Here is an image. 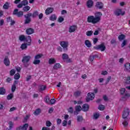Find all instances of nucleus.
<instances>
[{"mask_svg": "<svg viewBox=\"0 0 130 130\" xmlns=\"http://www.w3.org/2000/svg\"><path fill=\"white\" fill-rule=\"evenodd\" d=\"M62 59L67 62H71L72 61L71 58H69V55L66 53L62 54Z\"/></svg>", "mask_w": 130, "mask_h": 130, "instance_id": "nucleus-9", "label": "nucleus"}, {"mask_svg": "<svg viewBox=\"0 0 130 130\" xmlns=\"http://www.w3.org/2000/svg\"><path fill=\"white\" fill-rule=\"evenodd\" d=\"M102 17V13L101 12H95L94 16H89L87 17V21L88 23H92V24H97L101 20Z\"/></svg>", "mask_w": 130, "mask_h": 130, "instance_id": "nucleus-1", "label": "nucleus"}, {"mask_svg": "<svg viewBox=\"0 0 130 130\" xmlns=\"http://www.w3.org/2000/svg\"><path fill=\"white\" fill-rule=\"evenodd\" d=\"M27 45H28V44L27 43H24L22 44L20 47V48L22 50H24L25 49H27Z\"/></svg>", "mask_w": 130, "mask_h": 130, "instance_id": "nucleus-28", "label": "nucleus"}, {"mask_svg": "<svg viewBox=\"0 0 130 130\" xmlns=\"http://www.w3.org/2000/svg\"><path fill=\"white\" fill-rule=\"evenodd\" d=\"M29 117H30V116H29L28 115H26V117H24L23 122H26V121H27V120H28V119H29Z\"/></svg>", "mask_w": 130, "mask_h": 130, "instance_id": "nucleus-56", "label": "nucleus"}, {"mask_svg": "<svg viewBox=\"0 0 130 130\" xmlns=\"http://www.w3.org/2000/svg\"><path fill=\"white\" fill-rule=\"evenodd\" d=\"M60 45L63 48L64 51L68 50V47H69V42L68 41H61L60 42Z\"/></svg>", "mask_w": 130, "mask_h": 130, "instance_id": "nucleus-5", "label": "nucleus"}, {"mask_svg": "<svg viewBox=\"0 0 130 130\" xmlns=\"http://www.w3.org/2000/svg\"><path fill=\"white\" fill-rule=\"evenodd\" d=\"M40 112H41V110H40V109H38L35 111L34 113L35 115H38L40 114Z\"/></svg>", "mask_w": 130, "mask_h": 130, "instance_id": "nucleus-36", "label": "nucleus"}, {"mask_svg": "<svg viewBox=\"0 0 130 130\" xmlns=\"http://www.w3.org/2000/svg\"><path fill=\"white\" fill-rule=\"evenodd\" d=\"M87 36H92L93 35V31L92 30H88L86 32Z\"/></svg>", "mask_w": 130, "mask_h": 130, "instance_id": "nucleus-40", "label": "nucleus"}, {"mask_svg": "<svg viewBox=\"0 0 130 130\" xmlns=\"http://www.w3.org/2000/svg\"><path fill=\"white\" fill-rule=\"evenodd\" d=\"M122 124L123 125H124V126H127V124H128V123L126 120H124V121L122 122Z\"/></svg>", "mask_w": 130, "mask_h": 130, "instance_id": "nucleus-57", "label": "nucleus"}, {"mask_svg": "<svg viewBox=\"0 0 130 130\" xmlns=\"http://www.w3.org/2000/svg\"><path fill=\"white\" fill-rule=\"evenodd\" d=\"M16 89H17V86L16 85H12V88H11V91L14 93L15 91H16Z\"/></svg>", "mask_w": 130, "mask_h": 130, "instance_id": "nucleus-47", "label": "nucleus"}, {"mask_svg": "<svg viewBox=\"0 0 130 130\" xmlns=\"http://www.w3.org/2000/svg\"><path fill=\"white\" fill-rule=\"evenodd\" d=\"M55 100L54 99H51V100L50 101V102L51 104V105H53V104H55Z\"/></svg>", "mask_w": 130, "mask_h": 130, "instance_id": "nucleus-59", "label": "nucleus"}, {"mask_svg": "<svg viewBox=\"0 0 130 130\" xmlns=\"http://www.w3.org/2000/svg\"><path fill=\"white\" fill-rule=\"evenodd\" d=\"M127 43V41L126 40H124L123 42L122 43L121 45V47H124V46H125V45H126V44Z\"/></svg>", "mask_w": 130, "mask_h": 130, "instance_id": "nucleus-37", "label": "nucleus"}, {"mask_svg": "<svg viewBox=\"0 0 130 130\" xmlns=\"http://www.w3.org/2000/svg\"><path fill=\"white\" fill-rule=\"evenodd\" d=\"M125 69L124 71L126 72H130V63H126L124 64Z\"/></svg>", "mask_w": 130, "mask_h": 130, "instance_id": "nucleus-19", "label": "nucleus"}, {"mask_svg": "<svg viewBox=\"0 0 130 130\" xmlns=\"http://www.w3.org/2000/svg\"><path fill=\"white\" fill-rule=\"evenodd\" d=\"M125 12L123 11L121 9H116L114 11V14L115 16L118 17L119 16H124Z\"/></svg>", "mask_w": 130, "mask_h": 130, "instance_id": "nucleus-3", "label": "nucleus"}, {"mask_svg": "<svg viewBox=\"0 0 130 130\" xmlns=\"http://www.w3.org/2000/svg\"><path fill=\"white\" fill-rule=\"evenodd\" d=\"M118 38L119 41H122V40H124V39H125V35H124L123 34H121L118 36Z\"/></svg>", "mask_w": 130, "mask_h": 130, "instance_id": "nucleus-26", "label": "nucleus"}, {"mask_svg": "<svg viewBox=\"0 0 130 130\" xmlns=\"http://www.w3.org/2000/svg\"><path fill=\"white\" fill-rule=\"evenodd\" d=\"M60 68H61L60 64L59 63H56L54 65L53 69L54 70H58V69H60Z\"/></svg>", "mask_w": 130, "mask_h": 130, "instance_id": "nucleus-22", "label": "nucleus"}, {"mask_svg": "<svg viewBox=\"0 0 130 130\" xmlns=\"http://www.w3.org/2000/svg\"><path fill=\"white\" fill-rule=\"evenodd\" d=\"M99 110H101V111L104 110V109H105V106L103 105H100L99 106Z\"/></svg>", "mask_w": 130, "mask_h": 130, "instance_id": "nucleus-42", "label": "nucleus"}, {"mask_svg": "<svg viewBox=\"0 0 130 130\" xmlns=\"http://www.w3.org/2000/svg\"><path fill=\"white\" fill-rule=\"evenodd\" d=\"M16 73V70L15 69H12L10 71V76H14Z\"/></svg>", "mask_w": 130, "mask_h": 130, "instance_id": "nucleus-49", "label": "nucleus"}, {"mask_svg": "<svg viewBox=\"0 0 130 130\" xmlns=\"http://www.w3.org/2000/svg\"><path fill=\"white\" fill-rule=\"evenodd\" d=\"M46 100H45V102L46 103L49 104V102H50V99L49 98V96H46Z\"/></svg>", "mask_w": 130, "mask_h": 130, "instance_id": "nucleus-51", "label": "nucleus"}, {"mask_svg": "<svg viewBox=\"0 0 130 130\" xmlns=\"http://www.w3.org/2000/svg\"><path fill=\"white\" fill-rule=\"evenodd\" d=\"M30 59H31V56H23L22 59V62L23 63L24 67L25 68H28L29 67V61H30Z\"/></svg>", "mask_w": 130, "mask_h": 130, "instance_id": "nucleus-2", "label": "nucleus"}, {"mask_svg": "<svg viewBox=\"0 0 130 130\" xmlns=\"http://www.w3.org/2000/svg\"><path fill=\"white\" fill-rule=\"evenodd\" d=\"M56 62V60L54 58H51L49 59L48 63L49 64H53Z\"/></svg>", "mask_w": 130, "mask_h": 130, "instance_id": "nucleus-23", "label": "nucleus"}, {"mask_svg": "<svg viewBox=\"0 0 130 130\" xmlns=\"http://www.w3.org/2000/svg\"><path fill=\"white\" fill-rule=\"evenodd\" d=\"M42 57V54H38L35 56V59H39Z\"/></svg>", "mask_w": 130, "mask_h": 130, "instance_id": "nucleus-46", "label": "nucleus"}, {"mask_svg": "<svg viewBox=\"0 0 130 130\" xmlns=\"http://www.w3.org/2000/svg\"><path fill=\"white\" fill-rule=\"evenodd\" d=\"M51 122H50V121H47L46 122V126H48V127H49V126H51Z\"/></svg>", "mask_w": 130, "mask_h": 130, "instance_id": "nucleus-50", "label": "nucleus"}, {"mask_svg": "<svg viewBox=\"0 0 130 130\" xmlns=\"http://www.w3.org/2000/svg\"><path fill=\"white\" fill-rule=\"evenodd\" d=\"M100 115L98 113H95L93 114L94 119H98L99 118Z\"/></svg>", "mask_w": 130, "mask_h": 130, "instance_id": "nucleus-44", "label": "nucleus"}, {"mask_svg": "<svg viewBox=\"0 0 130 130\" xmlns=\"http://www.w3.org/2000/svg\"><path fill=\"white\" fill-rule=\"evenodd\" d=\"M45 89H46V86H45V85L41 86L40 90H41V91H44Z\"/></svg>", "mask_w": 130, "mask_h": 130, "instance_id": "nucleus-60", "label": "nucleus"}, {"mask_svg": "<svg viewBox=\"0 0 130 130\" xmlns=\"http://www.w3.org/2000/svg\"><path fill=\"white\" fill-rule=\"evenodd\" d=\"M6 94V89L4 87H0V95H5Z\"/></svg>", "mask_w": 130, "mask_h": 130, "instance_id": "nucleus-27", "label": "nucleus"}, {"mask_svg": "<svg viewBox=\"0 0 130 130\" xmlns=\"http://www.w3.org/2000/svg\"><path fill=\"white\" fill-rule=\"evenodd\" d=\"M15 110H17V107H12L11 108H10L9 110V112L15 111Z\"/></svg>", "mask_w": 130, "mask_h": 130, "instance_id": "nucleus-55", "label": "nucleus"}, {"mask_svg": "<svg viewBox=\"0 0 130 130\" xmlns=\"http://www.w3.org/2000/svg\"><path fill=\"white\" fill-rule=\"evenodd\" d=\"M25 41L27 42V45H31V37L28 36L26 38Z\"/></svg>", "mask_w": 130, "mask_h": 130, "instance_id": "nucleus-21", "label": "nucleus"}, {"mask_svg": "<svg viewBox=\"0 0 130 130\" xmlns=\"http://www.w3.org/2000/svg\"><path fill=\"white\" fill-rule=\"evenodd\" d=\"M103 7H104V4L102 3V2H96L95 5V7L96 9L101 10L102 9H103Z\"/></svg>", "mask_w": 130, "mask_h": 130, "instance_id": "nucleus-11", "label": "nucleus"}, {"mask_svg": "<svg viewBox=\"0 0 130 130\" xmlns=\"http://www.w3.org/2000/svg\"><path fill=\"white\" fill-rule=\"evenodd\" d=\"M125 83L126 84H130V76L127 77Z\"/></svg>", "mask_w": 130, "mask_h": 130, "instance_id": "nucleus-54", "label": "nucleus"}, {"mask_svg": "<svg viewBox=\"0 0 130 130\" xmlns=\"http://www.w3.org/2000/svg\"><path fill=\"white\" fill-rule=\"evenodd\" d=\"M28 126H29V124L28 123H25L23 126H21V129L22 130H27L28 128Z\"/></svg>", "mask_w": 130, "mask_h": 130, "instance_id": "nucleus-30", "label": "nucleus"}, {"mask_svg": "<svg viewBox=\"0 0 130 130\" xmlns=\"http://www.w3.org/2000/svg\"><path fill=\"white\" fill-rule=\"evenodd\" d=\"M62 124L63 126H67V125L68 124V121H67V120H64L62 121Z\"/></svg>", "mask_w": 130, "mask_h": 130, "instance_id": "nucleus-53", "label": "nucleus"}, {"mask_svg": "<svg viewBox=\"0 0 130 130\" xmlns=\"http://www.w3.org/2000/svg\"><path fill=\"white\" fill-rule=\"evenodd\" d=\"M87 98L86 99V102H89V101H90V100H93V99H94V98H95V94H94V92L92 93H90L89 92L87 94Z\"/></svg>", "mask_w": 130, "mask_h": 130, "instance_id": "nucleus-10", "label": "nucleus"}, {"mask_svg": "<svg viewBox=\"0 0 130 130\" xmlns=\"http://www.w3.org/2000/svg\"><path fill=\"white\" fill-rule=\"evenodd\" d=\"M81 94V92L80 91H77L74 93V96H75V97H79V96H80Z\"/></svg>", "mask_w": 130, "mask_h": 130, "instance_id": "nucleus-32", "label": "nucleus"}, {"mask_svg": "<svg viewBox=\"0 0 130 130\" xmlns=\"http://www.w3.org/2000/svg\"><path fill=\"white\" fill-rule=\"evenodd\" d=\"M82 110L83 111L86 112L89 110V105L88 104H84L82 106Z\"/></svg>", "mask_w": 130, "mask_h": 130, "instance_id": "nucleus-17", "label": "nucleus"}, {"mask_svg": "<svg viewBox=\"0 0 130 130\" xmlns=\"http://www.w3.org/2000/svg\"><path fill=\"white\" fill-rule=\"evenodd\" d=\"M39 15V12H38V11H34L32 14L31 13V17L33 18H37V17H38Z\"/></svg>", "mask_w": 130, "mask_h": 130, "instance_id": "nucleus-20", "label": "nucleus"}, {"mask_svg": "<svg viewBox=\"0 0 130 130\" xmlns=\"http://www.w3.org/2000/svg\"><path fill=\"white\" fill-rule=\"evenodd\" d=\"M14 97V95L13 93H10L7 96V100H11L13 99V98Z\"/></svg>", "mask_w": 130, "mask_h": 130, "instance_id": "nucleus-38", "label": "nucleus"}, {"mask_svg": "<svg viewBox=\"0 0 130 130\" xmlns=\"http://www.w3.org/2000/svg\"><path fill=\"white\" fill-rule=\"evenodd\" d=\"M30 8L28 6H25L23 8V12H28L30 10Z\"/></svg>", "mask_w": 130, "mask_h": 130, "instance_id": "nucleus-31", "label": "nucleus"}, {"mask_svg": "<svg viewBox=\"0 0 130 130\" xmlns=\"http://www.w3.org/2000/svg\"><path fill=\"white\" fill-rule=\"evenodd\" d=\"M20 74L17 73L16 74H15L14 75V78L15 80H19L20 79Z\"/></svg>", "mask_w": 130, "mask_h": 130, "instance_id": "nucleus-41", "label": "nucleus"}, {"mask_svg": "<svg viewBox=\"0 0 130 130\" xmlns=\"http://www.w3.org/2000/svg\"><path fill=\"white\" fill-rule=\"evenodd\" d=\"M84 44H85L86 46L87 47H88V48H90L92 46V44L91 43V42L89 41L88 40H86L84 42Z\"/></svg>", "mask_w": 130, "mask_h": 130, "instance_id": "nucleus-18", "label": "nucleus"}, {"mask_svg": "<svg viewBox=\"0 0 130 130\" xmlns=\"http://www.w3.org/2000/svg\"><path fill=\"white\" fill-rule=\"evenodd\" d=\"M120 94H121L122 95H123L124 93H125V88H121L120 90Z\"/></svg>", "mask_w": 130, "mask_h": 130, "instance_id": "nucleus-52", "label": "nucleus"}, {"mask_svg": "<svg viewBox=\"0 0 130 130\" xmlns=\"http://www.w3.org/2000/svg\"><path fill=\"white\" fill-rule=\"evenodd\" d=\"M60 123H61V119L58 118L57 119V124L58 125H59V124H60Z\"/></svg>", "mask_w": 130, "mask_h": 130, "instance_id": "nucleus-63", "label": "nucleus"}, {"mask_svg": "<svg viewBox=\"0 0 130 130\" xmlns=\"http://www.w3.org/2000/svg\"><path fill=\"white\" fill-rule=\"evenodd\" d=\"M77 121L78 122H81L82 120H84V119L83 118V117L82 116H78L77 117Z\"/></svg>", "mask_w": 130, "mask_h": 130, "instance_id": "nucleus-34", "label": "nucleus"}, {"mask_svg": "<svg viewBox=\"0 0 130 130\" xmlns=\"http://www.w3.org/2000/svg\"><path fill=\"white\" fill-rule=\"evenodd\" d=\"M49 19L50 21H55V20L57 19V17L56 16H55V14H53L50 17Z\"/></svg>", "mask_w": 130, "mask_h": 130, "instance_id": "nucleus-29", "label": "nucleus"}, {"mask_svg": "<svg viewBox=\"0 0 130 130\" xmlns=\"http://www.w3.org/2000/svg\"><path fill=\"white\" fill-rule=\"evenodd\" d=\"M32 17V13H28L24 15V18H25L24 24H29L31 22V17Z\"/></svg>", "mask_w": 130, "mask_h": 130, "instance_id": "nucleus-4", "label": "nucleus"}, {"mask_svg": "<svg viewBox=\"0 0 130 130\" xmlns=\"http://www.w3.org/2000/svg\"><path fill=\"white\" fill-rule=\"evenodd\" d=\"M86 6L89 9L92 8L94 6V2L92 0H88L86 3Z\"/></svg>", "mask_w": 130, "mask_h": 130, "instance_id": "nucleus-13", "label": "nucleus"}, {"mask_svg": "<svg viewBox=\"0 0 130 130\" xmlns=\"http://www.w3.org/2000/svg\"><path fill=\"white\" fill-rule=\"evenodd\" d=\"M129 114V109L125 108L122 115V118H123V119H125L128 116Z\"/></svg>", "mask_w": 130, "mask_h": 130, "instance_id": "nucleus-8", "label": "nucleus"}, {"mask_svg": "<svg viewBox=\"0 0 130 130\" xmlns=\"http://www.w3.org/2000/svg\"><path fill=\"white\" fill-rule=\"evenodd\" d=\"M13 15H16L17 17L18 18H21V17H23L24 15V13L23 11H19V10L17 9H16L14 10Z\"/></svg>", "mask_w": 130, "mask_h": 130, "instance_id": "nucleus-6", "label": "nucleus"}, {"mask_svg": "<svg viewBox=\"0 0 130 130\" xmlns=\"http://www.w3.org/2000/svg\"><path fill=\"white\" fill-rule=\"evenodd\" d=\"M42 130H50V128L47 127H43Z\"/></svg>", "mask_w": 130, "mask_h": 130, "instance_id": "nucleus-64", "label": "nucleus"}, {"mask_svg": "<svg viewBox=\"0 0 130 130\" xmlns=\"http://www.w3.org/2000/svg\"><path fill=\"white\" fill-rule=\"evenodd\" d=\"M75 110L76 111L80 112V111L82 110V107H81V106H76L75 107Z\"/></svg>", "mask_w": 130, "mask_h": 130, "instance_id": "nucleus-35", "label": "nucleus"}, {"mask_svg": "<svg viewBox=\"0 0 130 130\" xmlns=\"http://www.w3.org/2000/svg\"><path fill=\"white\" fill-rule=\"evenodd\" d=\"M68 110L69 113H71V114L74 113V108H73V107L69 108Z\"/></svg>", "mask_w": 130, "mask_h": 130, "instance_id": "nucleus-45", "label": "nucleus"}, {"mask_svg": "<svg viewBox=\"0 0 130 130\" xmlns=\"http://www.w3.org/2000/svg\"><path fill=\"white\" fill-rule=\"evenodd\" d=\"M13 20V19H12V17H9L7 18V22H8V23H10V22H11V21Z\"/></svg>", "mask_w": 130, "mask_h": 130, "instance_id": "nucleus-61", "label": "nucleus"}, {"mask_svg": "<svg viewBox=\"0 0 130 130\" xmlns=\"http://www.w3.org/2000/svg\"><path fill=\"white\" fill-rule=\"evenodd\" d=\"M22 6H27L28 5V0H23L21 2Z\"/></svg>", "mask_w": 130, "mask_h": 130, "instance_id": "nucleus-39", "label": "nucleus"}, {"mask_svg": "<svg viewBox=\"0 0 130 130\" xmlns=\"http://www.w3.org/2000/svg\"><path fill=\"white\" fill-rule=\"evenodd\" d=\"M8 123L9 124V129H12V128H13V125H14V123L12 121H10Z\"/></svg>", "mask_w": 130, "mask_h": 130, "instance_id": "nucleus-48", "label": "nucleus"}, {"mask_svg": "<svg viewBox=\"0 0 130 130\" xmlns=\"http://www.w3.org/2000/svg\"><path fill=\"white\" fill-rule=\"evenodd\" d=\"M64 20V19H63V18H62V17H60L58 18V22H59V23H61V22H63Z\"/></svg>", "mask_w": 130, "mask_h": 130, "instance_id": "nucleus-58", "label": "nucleus"}, {"mask_svg": "<svg viewBox=\"0 0 130 130\" xmlns=\"http://www.w3.org/2000/svg\"><path fill=\"white\" fill-rule=\"evenodd\" d=\"M98 57H99L98 55L90 56L89 58V60L92 62L93 61V60H94V59H95V58H98Z\"/></svg>", "mask_w": 130, "mask_h": 130, "instance_id": "nucleus-24", "label": "nucleus"}, {"mask_svg": "<svg viewBox=\"0 0 130 130\" xmlns=\"http://www.w3.org/2000/svg\"><path fill=\"white\" fill-rule=\"evenodd\" d=\"M9 8H10V3L6 2L3 6V9H4V10H8Z\"/></svg>", "mask_w": 130, "mask_h": 130, "instance_id": "nucleus-25", "label": "nucleus"}, {"mask_svg": "<svg viewBox=\"0 0 130 130\" xmlns=\"http://www.w3.org/2000/svg\"><path fill=\"white\" fill-rule=\"evenodd\" d=\"M26 32L27 35H31V34H33V33H34V29L31 28H27L26 30Z\"/></svg>", "mask_w": 130, "mask_h": 130, "instance_id": "nucleus-16", "label": "nucleus"}, {"mask_svg": "<svg viewBox=\"0 0 130 130\" xmlns=\"http://www.w3.org/2000/svg\"><path fill=\"white\" fill-rule=\"evenodd\" d=\"M93 44H96V43H97V42H98V38H94L93 39Z\"/></svg>", "mask_w": 130, "mask_h": 130, "instance_id": "nucleus-62", "label": "nucleus"}, {"mask_svg": "<svg viewBox=\"0 0 130 130\" xmlns=\"http://www.w3.org/2000/svg\"><path fill=\"white\" fill-rule=\"evenodd\" d=\"M54 9L52 7H49L45 11L46 15H49L52 13L54 11Z\"/></svg>", "mask_w": 130, "mask_h": 130, "instance_id": "nucleus-12", "label": "nucleus"}, {"mask_svg": "<svg viewBox=\"0 0 130 130\" xmlns=\"http://www.w3.org/2000/svg\"><path fill=\"white\" fill-rule=\"evenodd\" d=\"M78 28V27L77 25H72L69 28V32L70 33H73V32H75Z\"/></svg>", "mask_w": 130, "mask_h": 130, "instance_id": "nucleus-14", "label": "nucleus"}, {"mask_svg": "<svg viewBox=\"0 0 130 130\" xmlns=\"http://www.w3.org/2000/svg\"><path fill=\"white\" fill-rule=\"evenodd\" d=\"M19 40L20 41H25V40H26V37H25L24 35L19 36Z\"/></svg>", "mask_w": 130, "mask_h": 130, "instance_id": "nucleus-33", "label": "nucleus"}, {"mask_svg": "<svg viewBox=\"0 0 130 130\" xmlns=\"http://www.w3.org/2000/svg\"><path fill=\"white\" fill-rule=\"evenodd\" d=\"M33 63L34 64H39L40 63V60L35 59Z\"/></svg>", "mask_w": 130, "mask_h": 130, "instance_id": "nucleus-43", "label": "nucleus"}, {"mask_svg": "<svg viewBox=\"0 0 130 130\" xmlns=\"http://www.w3.org/2000/svg\"><path fill=\"white\" fill-rule=\"evenodd\" d=\"M4 61L5 66L7 67H9V66H10V60L9 59V57H8V56H5Z\"/></svg>", "mask_w": 130, "mask_h": 130, "instance_id": "nucleus-15", "label": "nucleus"}, {"mask_svg": "<svg viewBox=\"0 0 130 130\" xmlns=\"http://www.w3.org/2000/svg\"><path fill=\"white\" fill-rule=\"evenodd\" d=\"M94 48L97 50H101V51H105L106 49V47L105 46V45H104V43H102L96 47H94Z\"/></svg>", "mask_w": 130, "mask_h": 130, "instance_id": "nucleus-7", "label": "nucleus"}]
</instances>
